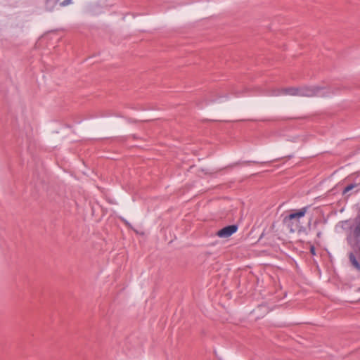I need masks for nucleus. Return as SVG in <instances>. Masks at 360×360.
Returning <instances> with one entry per match:
<instances>
[{
	"label": "nucleus",
	"mask_w": 360,
	"mask_h": 360,
	"mask_svg": "<svg viewBox=\"0 0 360 360\" xmlns=\"http://www.w3.org/2000/svg\"><path fill=\"white\" fill-rule=\"evenodd\" d=\"M335 94L333 89L326 86H312L301 87H290L283 89L277 95H289L292 96L322 97L328 98Z\"/></svg>",
	"instance_id": "1"
},
{
	"label": "nucleus",
	"mask_w": 360,
	"mask_h": 360,
	"mask_svg": "<svg viewBox=\"0 0 360 360\" xmlns=\"http://www.w3.org/2000/svg\"><path fill=\"white\" fill-rule=\"evenodd\" d=\"M307 212V208L303 207L295 213L289 214L284 219V223L290 229L291 232H295L300 229V219L303 217Z\"/></svg>",
	"instance_id": "2"
},
{
	"label": "nucleus",
	"mask_w": 360,
	"mask_h": 360,
	"mask_svg": "<svg viewBox=\"0 0 360 360\" xmlns=\"http://www.w3.org/2000/svg\"><path fill=\"white\" fill-rule=\"evenodd\" d=\"M237 231V227L234 225L226 226L217 232V236L220 238H228Z\"/></svg>",
	"instance_id": "3"
},
{
	"label": "nucleus",
	"mask_w": 360,
	"mask_h": 360,
	"mask_svg": "<svg viewBox=\"0 0 360 360\" xmlns=\"http://www.w3.org/2000/svg\"><path fill=\"white\" fill-rule=\"evenodd\" d=\"M349 260L351 262V263L352 264V265L357 269V270H360V264L359 263L357 262L355 256L353 255V254H350L349 255Z\"/></svg>",
	"instance_id": "4"
},
{
	"label": "nucleus",
	"mask_w": 360,
	"mask_h": 360,
	"mask_svg": "<svg viewBox=\"0 0 360 360\" xmlns=\"http://www.w3.org/2000/svg\"><path fill=\"white\" fill-rule=\"evenodd\" d=\"M356 187V184H350V185L347 186L344 189V191H343L344 194L349 192L350 191H352V189H354Z\"/></svg>",
	"instance_id": "5"
},
{
	"label": "nucleus",
	"mask_w": 360,
	"mask_h": 360,
	"mask_svg": "<svg viewBox=\"0 0 360 360\" xmlns=\"http://www.w3.org/2000/svg\"><path fill=\"white\" fill-rule=\"evenodd\" d=\"M72 3V0H65L60 3V5L63 6H68V4Z\"/></svg>",
	"instance_id": "6"
},
{
	"label": "nucleus",
	"mask_w": 360,
	"mask_h": 360,
	"mask_svg": "<svg viewBox=\"0 0 360 360\" xmlns=\"http://www.w3.org/2000/svg\"><path fill=\"white\" fill-rule=\"evenodd\" d=\"M311 252L313 254V255H315V249L314 247H311Z\"/></svg>",
	"instance_id": "7"
}]
</instances>
